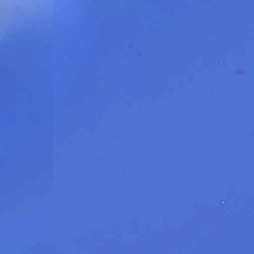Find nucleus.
Segmentation results:
<instances>
[{
    "mask_svg": "<svg viewBox=\"0 0 254 254\" xmlns=\"http://www.w3.org/2000/svg\"><path fill=\"white\" fill-rule=\"evenodd\" d=\"M0 159H54V158H6L3 157Z\"/></svg>",
    "mask_w": 254,
    "mask_h": 254,
    "instance_id": "nucleus-1",
    "label": "nucleus"
},
{
    "mask_svg": "<svg viewBox=\"0 0 254 254\" xmlns=\"http://www.w3.org/2000/svg\"><path fill=\"white\" fill-rule=\"evenodd\" d=\"M54 160H0V161H54Z\"/></svg>",
    "mask_w": 254,
    "mask_h": 254,
    "instance_id": "nucleus-2",
    "label": "nucleus"
}]
</instances>
